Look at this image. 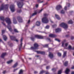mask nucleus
<instances>
[{
	"label": "nucleus",
	"mask_w": 74,
	"mask_h": 74,
	"mask_svg": "<svg viewBox=\"0 0 74 74\" xmlns=\"http://www.w3.org/2000/svg\"><path fill=\"white\" fill-rule=\"evenodd\" d=\"M0 19L1 21H5L6 23L8 24L7 26V28L10 32H12V29L11 28V26L10 25L11 24V20H10V18H6L5 19L4 16H1L0 17Z\"/></svg>",
	"instance_id": "obj_1"
},
{
	"label": "nucleus",
	"mask_w": 74,
	"mask_h": 74,
	"mask_svg": "<svg viewBox=\"0 0 74 74\" xmlns=\"http://www.w3.org/2000/svg\"><path fill=\"white\" fill-rule=\"evenodd\" d=\"M8 4L5 5L4 3H2L0 6V11H1L4 10H8Z\"/></svg>",
	"instance_id": "obj_2"
},
{
	"label": "nucleus",
	"mask_w": 74,
	"mask_h": 74,
	"mask_svg": "<svg viewBox=\"0 0 74 74\" xmlns=\"http://www.w3.org/2000/svg\"><path fill=\"white\" fill-rule=\"evenodd\" d=\"M60 26L63 27L65 30H66L68 28L67 25L65 23H62L60 25Z\"/></svg>",
	"instance_id": "obj_3"
},
{
	"label": "nucleus",
	"mask_w": 74,
	"mask_h": 74,
	"mask_svg": "<svg viewBox=\"0 0 74 74\" xmlns=\"http://www.w3.org/2000/svg\"><path fill=\"white\" fill-rule=\"evenodd\" d=\"M34 36L36 38H38V39H44V37H45L39 35H34L33 36L34 37Z\"/></svg>",
	"instance_id": "obj_4"
},
{
	"label": "nucleus",
	"mask_w": 74,
	"mask_h": 74,
	"mask_svg": "<svg viewBox=\"0 0 74 74\" xmlns=\"http://www.w3.org/2000/svg\"><path fill=\"white\" fill-rule=\"evenodd\" d=\"M42 22L44 23H48L49 21L47 18L44 17L42 18Z\"/></svg>",
	"instance_id": "obj_5"
},
{
	"label": "nucleus",
	"mask_w": 74,
	"mask_h": 74,
	"mask_svg": "<svg viewBox=\"0 0 74 74\" xmlns=\"http://www.w3.org/2000/svg\"><path fill=\"white\" fill-rule=\"evenodd\" d=\"M38 45L37 43H35L34 44V47H31V49H38Z\"/></svg>",
	"instance_id": "obj_6"
},
{
	"label": "nucleus",
	"mask_w": 74,
	"mask_h": 74,
	"mask_svg": "<svg viewBox=\"0 0 74 74\" xmlns=\"http://www.w3.org/2000/svg\"><path fill=\"white\" fill-rule=\"evenodd\" d=\"M10 38L11 40H13V41H15L16 42H18V40L16 39V37L14 36H10Z\"/></svg>",
	"instance_id": "obj_7"
},
{
	"label": "nucleus",
	"mask_w": 74,
	"mask_h": 74,
	"mask_svg": "<svg viewBox=\"0 0 74 74\" xmlns=\"http://www.w3.org/2000/svg\"><path fill=\"white\" fill-rule=\"evenodd\" d=\"M17 5L18 6V8H21L23 6V5H24V3H23V2H22V3L21 2H19L17 3Z\"/></svg>",
	"instance_id": "obj_8"
},
{
	"label": "nucleus",
	"mask_w": 74,
	"mask_h": 74,
	"mask_svg": "<svg viewBox=\"0 0 74 74\" xmlns=\"http://www.w3.org/2000/svg\"><path fill=\"white\" fill-rule=\"evenodd\" d=\"M10 8L12 12L15 11V6L14 5H10Z\"/></svg>",
	"instance_id": "obj_9"
},
{
	"label": "nucleus",
	"mask_w": 74,
	"mask_h": 74,
	"mask_svg": "<svg viewBox=\"0 0 74 74\" xmlns=\"http://www.w3.org/2000/svg\"><path fill=\"white\" fill-rule=\"evenodd\" d=\"M23 37H22L21 40V44L19 46V51L21 50V48H22V41H23Z\"/></svg>",
	"instance_id": "obj_10"
},
{
	"label": "nucleus",
	"mask_w": 74,
	"mask_h": 74,
	"mask_svg": "<svg viewBox=\"0 0 74 74\" xmlns=\"http://www.w3.org/2000/svg\"><path fill=\"white\" fill-rule=\"evenodd\" d=\"M17 18L18 22H23V20L21 17L19 16L17 17Z\"/></svg>",
	"instance_id": "obj_11"
},
{
	"label": "nucleus",
	"mask_w": 74,
	"mask_h": 74,
	"mask_svg": "<svg viewBox=\"0 0 74 74\" xmlns=\"http://www.w3.org/2000/svg\"><path fill=\"white\" fill-rule=\"evenodd\" d=\"M70 5H71L70 3H66V6H65L64 8V10H67V7H70Z\"/></svg>",
	"instance_id": "obj_12"
},
{
	"label": "nucleus",
	"mask_w": 74,
	"mask_h": 74,
	"mask_svg": "<svg viewBox=\"0 0 74 74\" xmlns=\"http://www.w3.org/2000/svg\"><path fill=\"white\" fill-rule=\"evenodd\" d=\"M56 8L57 11H58V10H60L61 8H62V6L60 5H58L56 6Z\"/></svg>",
	"instance_id": "obj_13"
},
{
	"label": "nucleus",
	"mask_w": 74,
	"mask_h": 74,
	"mask_svg": "<svg viewBox=\"0 0 74 74\" xmlns=\"http://www.w3.org/2000/svg\"><path fill=\"white\" fill-rule=\"evenodd\" d=\"M36 52L37 53L42 54V55H45V53L44 51H36Z\"/></svg>",
	"instance_id": "obj_14"
},
{
	"label": "nucleus",
	"mask_w": 74,
	"mask_h": 74,
	"mask_svg": "<svg viewBox=\"0 0 74 74\" xmlns=\"http://www.w3.org/2000/svg\"><path fill=\"white\" fill-rule=\"evenodd\" d=\"M49 37L52 38H54V37H56V35L54 34H50L49 35Z\"/></svg>",
	"instance_id": "obj_15"
},
{
	"label": "nucleus",
	"mask_w": 74,
	"mask_h": 74,
	"mask_svg": "<svg viewBox=\"0 0 74 74\" xmlns=\"http://www.w3.org/2000/svg\"><path fill=\"white\" fill-rule=\"evenodd\" d=\"M49 56L51 59H52V58L53 57V53H52L51 52H50L49 55Z\"/></svg>",
	"instance_id": "obj_16"
},
{
	"label": "nucleus",
	"mask_w": 74,
	"mask_h": 74,
	"mask_svg": "<svg viewBox=\"0 0 74 74\" xmlns=\"http://www.w3.org/2000/svg\"><path fill=\"white\" fill-rule=\"evenodd\" d=\"M56 33H59L61 32V29L60 28H58L56 29Z\"/></svg>",
	"instance_id": "obj_17"
},
{
	"label": "nucleus",
	"mask_w": 74,
	"mask_h": 74,
	"mask_svg": "<svg viewBox=\"0 0 74 74\" xmlns=\"http://www.w3.org/2000/svg\"><path fill=\"white\" fill-rule=\"evenodd\" d=\"M70 71V69L68 68H66V71H65V73L66 74H69V72Z\"/></svg>",
	"instance_id": "obj_18"
},
{
	"label": "nucleus",
	"mask_w": 74,
	"mask_h": 74,
	"mask_svg": "<svg viewBox=\"0 0 74 74\" xmlns=\"http://www.w3.org/2000/svg\"><path fill=\"white\" fill-rule=\"evenodd\" d=\"M13 22L14 24H16L17 23V21L16 20V18L15 17L13 18Z\"/></svg>",
	"instance_id": "obj_19"
},
{
	"label": "nucleus",
	"mask_w": 74,
	"mask_h": 74,
	"mask_svg": "<svg viewBox=\"0 0 74 74\" xmlns=\"http://www.w3.org/2000/svg\"><path fill=\"white\" fill-rule=\"evenodd\" d=\"M6 55H7V53H3L1 55V57L2 58H4V56H5Z\"/></svg>",
	"instance_id": "obj_20"
},
{
	"label": "nucleus",
	"mask_w": 74,
	"mask_h": 74,
	"mask_svg": "<svg viewBox=\"0 0 74 74\" xmlns=\"http://www.w3.org/2000/svg\"><path fill=\"white\" fill-rule=\"evenodd\" d=\"M40 21H37L36 23V25H37V26H40Z\"/></svg>",
	"instance_id": "obj_21"
},
{
	"label": "nucleus",
	"mask_w": 74,
	"mask_h": 74,
	"mask_svg": "<svg viewBox=\"0 0 74 74\" xmlns=\"http://www.w3.org/2000/svg\"><path fill=\"white\" fill-rule=\"evenodd\" d=\"M55 16L57 19H58V20H60V17H59V15H58L55 14Z\"/></svg>",
	"instance_id": "obj_22"
},
{
	"label": "nucleus",
	"mask_w": 74,
	"mask_h": 74,
	"mask_svg": "<svg viewBox=\"0 0 74 74\" xmlns=\"http://www.w3.org/2000/svg\"><path fill=\"white\" fill-rule=\"evenodd\" d=\"M68 49H70V50L74 49V47H73V48H72L71 46V45H70L69 46Z\"/></svg>",
	"instance_id": "obj_23"
},
{
	"label": "nucleus",
	"mask_w": 74,
	"mask_h": 74,
	"mask_svg": "<svg viewBox=\"0 0 74 74\" xmlns=\"http://www.w3.org/2000/svg\"><path fill=\"white\" fill-rule=\"evenodd\" d=\"M67 54V51H65L64 52L62 58H65V56H66V54Z\"/></svg>",
	"instance_id": "obj_24"
},
{
	"label": "nucleus",
	"mask_w": 74,
	"mask_h": 74,
	"mask_svg": "<svg viewBox=\"0 0 74 74\" xmlns=\"http://www.w3.org/2000/svg\"><path fill=\"white\" fill-rule=\"evenodd\" d=\"M68 61H66L64 63V66H67L68 65Z\"/></svg>",
	"instance_id": "obj_25"
},
{
	"label": "nucleus",
	"mask_w": 74,
	"mask_h": 74,
	"mask_svg": "<svg viewBox=\"0 0 74 74\" xmlns=\"http://www.w3.org/2000/svg\"><path fill=\"white\" fill-rule=\"evenodd\" d=\"M37 13L36 12H35L34 13H33L31 16H30V18H31L32 16H34V15H36L37 14Z\"/></svg>",
	"instance_id": "obj_26"
},
{
	"label": "nucleus",
	"mask_w": 74,
	"mask_h": 74,
	"mask_svg": "<svg viewBox=\"0 0 74 74\" xmlns=\"http://www.w3.org/2000/svg\"><path fill=\"white\" fill-rule=\"evenodd\" d=\"M3 39L4 41H6L7 40V37L5 35H3Z\"/></svg>",
	"instance_id": "obj_27"
},
{
	"label": "nucleus",
	"mask_w": 74,
	"mask_h": 74,
	"mask_svg": "<svg viewBox=\"0 0 74 74\" xmlns=\"http://www.w3.org/2000/svg\"><path fill=\"white\" fill-rule=\"evenodd\" d=\"M18 62H16L14 65L12 66V67L13 68H15V67H16L17 66H18Z\"/></svg>",
	"instance_id": "obj_28"
},
{
	"label": "nucleus",
	"mask_w": 74,
	"mask_h": 74,
	"mask_svg": "<svg viewBox=\"0 0 74 74\" xmlns=\"http://www.w3.org/2000/svg\"><path fill=\"white\" fill-rule=\"evenodd\" d=\"M12 62V60H10L9 61H8L7 62V64H10L11 63V62Z\"/></svg>",
	"instance_id": "obj_29"
},
{
	"label": "nucleus",
	"mask_w": 74,
	"mask_h": 74,
	"mask_svg": "<svg viewBox=\"0 0 74 74\" xmlns=\"http://www.w3.org/2000/svg\"><path fill=\"white\" fill-rule=\"evenodd\" d=\"M73 23V21H72L71 20H70L68 22V23H69V24H72Z\"/></svg>",
	"instance_id": "obj_30"
},
{
	"label": "nucleus",
	"mask_w": 74,
	"mask_h": 74,
	"mask_svg": "<svg viewBox=\"0 0 74 74\" xmlns=\"http://www.w3.org/2000/svg\"><path fill=\"white\" fill-rule=\"evenodd\" d=\"M14 32L15 33H19L18 31V30H17V29H14Z\"/></svg>",
	"instance_id": "obj_31"
},
{
	"label": "nucleus",
	"mask_w": 74,
	"mask_h": 74,
	"mask_svg": "<svg viewBox=\"0 0 74 74\" xmlns=\"http://www.w3.org/2000/svg\"><path fill=\"white\" fill-rule=\"evenodd\" d=\"M23 71L21 69V70H20L19 74H22L23 73Z\"/></svg>",
	"instance_id": "obj_32"
},
{
	"label": "nucleus",
	"mask_w": 74,
	"mask_h": 74,
	"mask_svg": "<svg viewBox=\"0 0 74 74\" xmlns=\"http://www.w3.org/2000/svg\"><path fill=\"white\" fill-rule=\"evenodd\" d=\"M30 38L31 40L32 41H34V38L33 37H30Z\"/></svg>",
	"instance_id": "obj_33"
},
{
	"label": "nucleus",
	"mask_w": 74,
	"mask_h": 74,
	"mask_svg": "<svg viewBox=\"0 0 74 74\" xmlns=\"http://www.w3.org/2000/svg\"><path fill=\"white\" fill-rule=\"evenodd\" d=\"M65 12L63 10H62L61 11L60 13L62 14H63L64 13H65Z\"/></svg>",
	"instance_id": "obj_34"
},
{
	"label": "nucleus",
	"mask_w": 74,
	"mask_h": 74,
	"mask_svg": "<svg viewBox=\"0 0 74 74\" xmlns=\"http://www.w3.org/2000/svg\"><path fill=\"white\" fill-rule=\"evenodd\" d=\"M17 12L18 13H21V12H22V10H21V9H20V10H17Z\"/></svg>",
	"instance_id": "obj_35"
},
{
	"label": "nucleus",
	"mask_w": 74,
	"mask_h": 74,
	"mask_svg": "<svg viewBox=\"0 0 74 74\" xmlns=\"http://www.w3.org/2000/svg\"><path fill=\"white\" fill-rule=\"evenodd\" d=\"M52 71H55L56 70V69L53 68L52 69Z\"/></svg>",
	"instance_id": "obj_36"
},
{
	"label": "nucleus",
	"mask_w": 74,
	"mask_h": 74,
	"mask_svg": "<svg viewBox=\"0 0 74 74\" xmlns=\"http://www.w3.org/2000/svg\"><path fill=\"white\" fill-rule=\"evenodd\" d=\"M45 73V71H42L40 72V74H42L43 73Z\"/></svg>",
	"instance_id": "obj_37"
},
{
	"label": "nucleus",
	"mask_w": 74,
	"mask_h": 74,
	"mask_svg": "<svg viewBox=\"0 0 74 74\" xmlns=\"http://www.w3.org/2000/svg\"><path fill=\"white\" fill-rule=\"evenodd\" d=\"M61 73H62V71L60 70L58 71V74H61Z\"/></svg>",
	"instance_id": "obj_38"
},
{
	"label": "nucleus",
	"mask_w": 74,
	"mask_h": 74,
	"mask_svg": "<svg viewBox=\"0 0 74 74\" xmlns=\"http://www.w3.org/2000/svg\"><path fill=\"white\" fill-rule=\"evenodd\" d=\"M58 56H61L62 54H61V53H58Z\"/></svg>",
	"instance_id": "obj_39"
},
{
	"label": "nucleus",
	"mask_w": 74,
	"mask_h": 74,
	"mask_svg": "<svg viewBox=\"0 0 74 74\" xmlns=\"http://www.w3.org/2000/svg\"><path fill=\"white\" fill-rule=\"evenodd\" d=\"M41 0H38L37 1L38 2V3H42L43 2V1H40Z\"/></svg>",
	"instance_id": "obj_40"
},
{
	"label": "nucleus",
	"mask_w": 74,
	"mask_h": 74,
	"mask_svg": "<svg viewBox=\"0 0 74 74\" xmlns=\"http://www.w3.org/2000/svg\"><path fill=\"white\" fill-rule=\"evenodd\" d=\"M55 40H56V41H58V42H60V40L58 39H55Z\"/></svg>",
	"instance_id": "obj_41"
},
{
	"label": "nucleus",
	"mask_w": 74,
	"mask_h": 74,
	"mask_svg": "<svg viewBox=\"0 0 74 74\" xmlns=\"http://www.w3.org/2000/svg\"><path fill=\"white\" fill-rule=\"evenodd\" d=\"M48 15V14H44V16L45 17H46V16H47Z\"/></svg>",
	"instance_id": "obj_42"
},
{
	"label": "nucleus",
	"mask_w": 74,
	"mask_h": 74,
	"mask_svg": "<svg viewBox=\"0 0 74 74\" xmlns=\"http://www.w3.org/2000/svg\"><path fill=\"white\" fill-rule=\"evenodd\" d=\"M52 27L53 28V27H56V25H52Z\"/></svg>",
	"instance_id": "obj_43"
},
{
	"label": "nucleus",
	"mask_w": 74,
	"mask_h": 74,
	"mask_svg": "<svg viewBox=\"0 0 74 74\" xmlns=\"http://www.w3.org/2000/svg\"><path fill=\"white\" fill-rule=\"evenodd\" d=\"M47 39L48 40H49V41H50V42H51V39H50V38H47Z\"/></svg>",
	"instance_id": "obj_44"
},
{
	"label": "nucleus",
	"mask_w": 74,
	"mask_h": 74,
	"mask_svg": "<svg viewBox=\"0 0 74 74\" xmlns=\"http://www.w3.org/2000/svg\"><path fill=\"white\" fill-rule=\"evenodd\" d=\"M49 25H47L46 27V29H49Z\"/></svg>",
	"instance_id": "obj_45"
},
{
	"label": "nucleus",
	"mask_w": 74,
	"mask_h": 74,
	"mask_svg": "<svg viewBox=\"0 0 74 74\" xmlns=\"http://www.w3.org/2000/svg\"><path fill=\"white\" fill-rule=\"evenodd\" d=\"M5 31L4 30H2V35H3V33H4Z\"/></svg>",
	"instance_id": "obj_46"
},
{
	"label": "nucleus",
	"mask_w": 74,
	"mask_h": 74,
	"mask_svg": "<svg viewBox=\"0 0 74 74\" xmlns=\"http://www.w3.org/2000/svg\"><path fill=\"white\" fill-rule=\"evenodd\" d=\"M69 36H70L69 35H66L65 36L66 37V38L69 37Z\"/></svg>",
	"instance_id": "obj_47"
},
{
	"label": "nucleus",
	"mask_w": 74,
	"mask_h": 74,
	"mask_svg": "<svg viewBox=\"0 0 74 74\" xmlns=\"http://www.w3.org/2000/svg\"><path fill=\"white\" fill-rule=\"evenodd\" d=\"M44 46L45 47H48V45H45Z\"/></svg>",
	"instance_id": "obj_48"
},
{
	"label": "nucleus",
	"mask_w": 74,
	"mask_h": 74,
	"mask_svg": "<svg viewBox=\"0 0 74 74\" xmlns=\"http://www.w3.org/2000/svg\"><path fill=\"white\" fill-rule=\"evenodd\" d=\"M42 10H43V9H42L41 10H40L39 11L38 13H40V12H41L42 11Z\"/></svg>",
	"instance_id": "obj_49"
},
{
	"label": "nucleus",
	"mask_w": 74,
	"mask_h": 74,
	"mask_svg": "<svg viewBox=\"0 0 74 74\" xmlns=\"http://www.w3.org/2000/svg\"><path fill=\"white\" fill-rule=\"evenodd\" d=\"M50 68V66H47L46 67V69H49Z\"/></svg>",
	"instance_id": "obj_50"
},
{
	"label": "nucleus",
	"mask_w": 74,
	"mask_h": 74,
	"mask_svg": "<svg viewBox=\"0 0 74 74\" xmlns=\"http://www.w3.org/2000/svg\"><path fill=\"white\" fill-rule=\"evenodd\" d=\"M67 45H68V43H65V47H67Z\"/></svg>",
	"instance_id": "obj_51"
},
{
	"label": "nucleus",
	"mask_w": 74,
	"mask_h": 74,
	"mask_svg": "<svg viewBox=\"0 0 74 74\" xmlns=\"http://www.w3.org/2000/svg\"><path fill=\"white\" fill-rule=\"evenodd\" d=\"M18 69V68H17L16 69H14V70L13 71L14 72H15V71H16V70H17Z\"/></svg>",
	"instance_id": "obj_52"
},
{
	"label": "nucleus",
	"mask_w": 74,
	"mask_h": 74,
	"mask_svg": "<svg viewBox=\"0 0 74 74\" xmlns=\"http://www.w3.org/2000/svg\"><path fill=\"white\" fill-rule=\"evenodd\" d=\"M2 23L3 25H4V26H5V23H4L3 22H2Z\"/></svg>",
	"instance_id": "obj_53"
},
{
	"label": "nucleus",
	"mask_w": 74,
	"mask_h": 74,
	"mask_svg": "<svg viewBox=\"0 0 74 74\" xmlns=\"http://www.w3.org/2000/svg\"><path fill=\"white\" fill-rule=\"evenodd\" d=\"M74 37L72 36V37H71V40H73V39H74Z\"/></svg>",
	"instance_id": "obj_54"
},
{
	"label": "nucleus",
	"mask_w": 74,
	"mask_h": 74,
	"mask_svg": "<svg viewBox=\"0 0 74 74\" xmlns=\"http://www.w3.org/2000/svg\"><path fill=\"white\" fill-rule=\"evenodd\" d=\"M30 22V20H29L28 21L27 23H29Z\"/></svg>",
	"instance_id": "obj_55"
},
{
	"label": "nucleus",
	"mask_w": 74,
	"mask_h": 74,
	"mask_svg": "<svg viewBox=\"0 0 74 74\" xmlns=\"http://www.w3.org/2000/svg\"><path fill=\"white\" fill-rule=\"evenodd\" d=\"M73 12V11H71L70 12V14H72Z\"/></svg>",
	"instance_id": "obj_56"
},
{
	"label": "nucleus",
	"mask_w": 74,
	"mask_h": 74,
	"mask_svg": "<svg viewBox=\"0 0 74 74\" xmlns=\"http://www.w3.org/2000/svg\"><path fill=\"white\" fill-rule=\"evenodd\" d=\"M38 4H36V8H37V7H38Z\"/></svg>",
	"instance_id": "obj_57"
},
{
	"label": "nucleus",
	"mask_w": 74,
	"mask_h": 74,
	"mask_svg": "<svg viewBox=\"0 0 74 74\" xmlns=\"http://www.w3.org/2000/svg\"><path fill=\"white\" fill-rule=\"evenodd\" d=\"M5 72H6V71H3V74H5Z\"/></svg>",
	"instance_id": "obj_58"
},
{
	"label": "nucleus",
	"mask_w": 74,
	"mask_h": 74,
	"mask_svg": "<svg viewBox=\"0 0 74 74\" xmlns=\"http://www.w3.org/2000/svg\"><path fill=\"white\" fill-rule=\"evenodd\" d=\"M71 69H74V66H73L72 67Z\"/></svg>",
	"instance_id": "obj_59"
},
{
	"label": "nucleus",
	"mask_w": 74,
	"mask_h": 74,
	"mask_svg": "<svg viewBox=\"0 0 74 74\" xmlns=\"http://www.w3.org/2000/svg\"><path fill=\"white\" fill-rule=\"evenodd\" d=\"M64 46V42H62V47H63Z\"/></svg>",
	"instance_id": "obj_60"
},
{
	"label": "nucleus",
	"mask_w": 74,
	"mask_h": 74,
	"mask_svg": "<svg viewBox=\"0 0 74 74\" xmlns=\"http://www.w3.org/2000/svg\"><path fill=\"white\" fill-rule=\"evenodd\" d=\"M45 74H49V73L48 72H46Z\"/></svg>",
	"instance_id": "obj_61"
},
{
	"label": "nucleus",
	"mask_w": 74,
	"mask_h": 74,
	"mask_svg": "<svg viewBox=\"0 0 74 74\" xmlns=\"http://www.w3.org/2000/svg\"><path fill=\"white\" fill-rule=\"evenodd\" d=\"M34 73L35 74H36L37 73V72L36 71H35L34 72Z\"/></svg>",
	"instance_id": "obj_62"
},
{
	"label": "nucleus",
	"mask_w": 74,
	"mask_h": 74,
	"mask_svg": "<svg viewBox=\"0 0 74 74\" xmlns=\"http://www.w3.org/2000/svg\"><path fill=\"white\" fill-rule=\"evenodd\" d=\"M71 74H74V71L72 72Z\"/></svg>",
	"instance_id": "obj_63"
},
{
	"label": "nucleus",
	"mask_w": 74,
	"mask_h": 74,
	"mask_svg": "<svg viewBox=\"0 0 74 74\" xmlns=\"http://www.w3.org/2000/svg\"><path fill=\"white\" fill-rule=\"evenodd\" d=\"M36 57H39V56H38V55H36Z\"/></svg>",
	"instance_id": "obj_64"
}]
</instances>
